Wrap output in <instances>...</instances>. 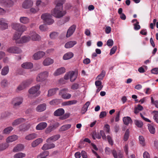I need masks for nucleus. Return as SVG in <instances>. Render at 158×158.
Returning a JSON list of instances; mask_svg holds the SVG:
<instances>
[{"label": "nucleus", "instance_id": "nucleus-45", "mask_svg": "<svg viewBox=\"0 0 158 158\" xmlns=\"http://www.w3.org/2000/svg\"><path fill=\"white\" fill-rule=\"evenodd\" d=\"M55 128L56 127L54 125L49 126L46 129L45 132L46 134L49 133Z\"/></svg>", "mask_w": 158, "mask_h": 158}, {"label": "nucleus", "instance_id": "nucleus-18", "mask_svg": "<svg viewBox=\"0 0 158 158\" xmlns=\"http://www.w3.org/2000/svg\"><path fill=\"white\" fill-rule=\"evenodd\" d=\"M21 34L18 33H15L13 36V40L15 41V42L16 44H20V42L21 40L20 38Z\"/></svg>", "mask_w": 158, "mask_h": 158}, {"label": "nucleus", "instance_id": "nucleus-4", "mask_svg": "<svg viewBox=\"0 0 158 158\" xmlns=\"http://www.w3.org/2000/svg\"><path fill=\"white\" fill-rule=\"evenodd\" d=\"M49 75L48 72L44 71L39 73L37 76L36 80L38 82H42L45 81L48 77Z\"/></svg>", "mask_w": 158, "mask_h": 158}, {"label": "nucleus", "instance_id": "nucleus-41", "mask_svg": "<svg viewBox=\"0 0 158 158\" xmlns=\"http://www.w3.org/2000/svg\"><path fill=\"white\" fill-rule=\"evenodd\" d=\"M139 140L140 144L143 147L145 145L146 143L145 140L143 136L140 135L139 137Z\"/></svg>", "mask_w": 158, "mask_h": 158}, {"label": "nucleus", "instance_id": "nucleus-31", "mask_svg": "<svg viewBox=\"0 0 158 158\" xmlns=\"http://www.w3.org/2000/svg\"><path fill=\"white\" fill-rule=\"evenodd\" d=\"M59 90L57 88H55L53 89H50L48 91V97L51 96L56 93V92Z\"/></svg>", "mask_w": 158, "mask_h": 158}, {"label": "nucleus", "instance_id": "nucleus-54", "mask_svg": "<svg viewBox=\"0 0 158 158\" xmlns=\"http://www.w3.org/2000/svg\"><path fill=\"white\" fill-rule=\"evenodd\" d=\"M104 129L107 133H109L110 131V126L108 124H106L104 127Z\"/></svg>", "mask_w": 158, "mask_h": 158}, {"label": "nucleus", "instance_id": "nucleus-53", "mask_svg": "<svg viewBox=\"0 0 158 158\" xmlns=\"http://www.w3.org/2000/svg\"><path fill=\"white\" fill-rule=\"evenodd\" d=\"M59 102V99H56L50 101L49 102V104L51 105H53L58 104Z\"/></svg>", "mask_w": 158, "mask_h": 158}, {"label": "nucleus", "instance_id": "nucleus-26", "mask_svg": "<svg viewBox=\"0 0 158 158\" xmlns=\"http://www.w3.org/2000/svg\"><path fill=\"white\" fill-rule=\"evenodd\" d=\"M60 138V135H55L48 138L46 140V142L49 143L51 141H55L58 140Z\"/></svg>", "mask_w": 158, "mask_h": 158}, {"label": "nucleus", "instance_id": "nucleus-36", "mask_svg": "<svg viewBox=\"0 0 158 158\" xmlns=\"http://www.w3.org/2000/svg\"><path fill=\"white\" fill-rule=\"evenodd\" d=\"M14 128L11 126L7 127L5 128L3 130V133L4 134H9L13 130Z\"/></svg>", "mask_w": 158, "mask_h": 158}, {"label": "nucleus", "instance_id": "nucleus-43", "mask_svg": "<svg viewBox=\"0 0 158 158\" xmlns=\"http://www.w3.org/2000/svg\"><path fill=\"white\" fill-rule=\"evenodd\" d=\"M71 125L70 124H68L62 126L60 129V131H64L71 127Z\"/></svg>", "mask_w": 158, "mask_h": 158}, {"label": "nucleus", "instance_id": "nucleus-15", "mask_svg": "<svg viewBox=\"0 0 158 158\" xmlns=\"http://www.w3.org/2000/svg\"><path fill=\"white\" fill-rule=\"evenodd\" d=\"M30 35L32 40L33 41H39L41 40L40 36L35 32L31 33Z\"/></svg>", "mask_w": 158, "mask_h": 158}, {"label": "nucleus", "instance_id": "nucleus-44", "mask_svg": "<svg viewBox=\"0 0 158 158\" xmlns=\"http://www.w3.org/2000/svg\"><path fill=\"white\" fill-rule=\"evenodd\" d=\"M49 155V152L48 151H44L42 153H41L38 156L37 158L40 157V158H46Z\"/></svg>", "mask_w": 158, "mask_h": 158}, {"label": "nucleus", "instance_id": "nucleus-46", "mask_svg": "<svg viewBox=\"0 0 158 158\" xmlns=\"http://www.w3.org/2000/svg\"><path fill=\"white\" fill-rule=\"evenodd\" d=\"M143 106L139 104L138 105L137 107L135 108L134 112L135 114H137L140 111L143 110Z\"/></svg>", "mask_w": 158, "mask_h": 158}, {"label": "nucleus", "instance_id": "nucleus-62", "mask_svg": "<svg viewBox=\"0 0 158 158\" xmlns=\"http://www.w3.org/2000/svg\"><path fill=\"white\" fill-rule=\"evenodd\" d=\"M151 72L152 73L157 74H158V68H155L151 70Z\"/></svg>", "mask_w": 158, "mask_h": 158}, {"label": "nucleus", "instance_id": "nucleus-5", "mask_svg": "<svg viewBox=\"0 0 158 158\" xmlns=\"http://www.w3.org/2000/svg\"><path fill=\"white\" fill-rule=\"evenodd\" d=\"M13 28L15 30L22 33L27 30L26 27L19 23H13L12 24Z\"/></svg>", "mask_w": 158, "mask_h": 158}, {"label": "nucleus", "instance_id": "nucleus-9", "mask_svg": "<svg viewBox=\"0 0 158 158\" xmlns=\"http://www.w3.org/2000/svg\"><path fill=\"white\" fill-rule=\"evenodd\" d=\"M14 5V2L12 0H0V5L6 8H10Z\"/></svg>", "mask_w": 158, "mask_h": 158}, {"label": "nucleus", "instance_id": "nucleus-52", "mask_svg": "<svg viewBox=\"0 0 158 158\" xmlns=\"http://www.w3.org/2000/svg\"><path fill=\"white\" fill-rule=\"evenodd\" d=\"M58 33L56 32H53L50 34V37L51 39H54L58 36Z\"/></svg>", "mask_w": 158, "mask_h": 158}, {"label": "nucleus", "instance_id": "nucleus-35", "mask_svg": "<svg viewBox=\"0 0 158 158\" xmlns=\"http://www.w3.org/2000/svg\"><path fill=\"white\" fill-rule=\"evenodd\" d=\"M31 39V38L30 36H23L21 38V40L20 43V44H23L29 41Z\"/></svg>", "mask_w": 158, "mask_h": 158}, {"label": "nucleus", "instance_id": "nucleus-30", "mask_svg": "<svg viewBox=\"0 0 158 158\" xmlns=\"http://www.w3.org/2000/svg\"><path fill=\"white\" fill-rule=\"evenodd\" d=\"M73 56V54L71 52H69L64 54L63 57L64 60H66L69 59Z\"/></svg>", "mask_w": 158, "mask_h": 158}, {"label": "nucleus", "instance_id": "nucleus-59", "mask_svg": "<svg viewBox=\"0 0 158 158\" xmlns=\"http://www.w3.org/2000/svg\"><path fill=\"white\" fill-rule=\"evenodd\" d=\"M106 115V113L105 111L101 112L99 115V118H103L105 117Z\"/></svg>", "mask_w": 158, "mask_h": 158}, {"label": "nucleus", "instance_id": "nucleus-6", "mask_svg": "<svg viewBox=\"0 0 158 158\" xmlns=\"http://www.w3.org/2000/svg\"><path fill=\"white\" fill-rule=\"evenodd\" d=\"M32 82L31 79L23 81L17 87L16 91L18 92L23 90L31 84Z\"/></svg>", "mask_w": 158, "mask_h": 158}, {"label": "nucleus", "instance_id": "nucleus-3", "mask_svg": "<svg viewBox=\"0 0 158 158\" xmlns=\"http://www.w3.org/2000/svg\"><path fill=\"white\" fill-rule=\"evenodd\" d=\"M52 18V16L48 13H44L41 16V18L44 23L48 25H51L54 22V21Z\"/></svg>", "mask_w": 158, "mask_h": 158}, {"label": "nucleus", "instance_id": "nucleus-48", "mask_svg": "<svg viewBox=\"0 0 158 158\" xmlns=\"http://www.w3.org/2000/svg\"><path fill=\"white\" fill-rule=\"evenodd\" d=\"M106 74V72L104 70H102L101 73L97 77V79L99 80H102Z\"/></svg>", "mask_w": 158, "mask_h": 158}, {"label": "nucleus", "instance_id": "nucleus-37", "mask_svg": "<svg viewBox=\"0 0 158 158\" xmlns=\"http://www.w3.org/2000/svg\"><path fill=\"white\" fill-rule=\"evenodd\" d=\"M9 68L8 66L4 67L2 69L1 74L3 76H5L7 75L9 71Z\"/></svg>", "mask_w": 158, "mask_h": 158}, {"label": "nucleus", "instance_id": "nucleus-49", "mask_svg": "<svg viewBox=\"0 0 158 158\" xmlns=\"http://www.w3.org/2000/svg\"><path fill=\"white\" fill-rule=\"evenodd\" d=\"M9 145L7 143H5L0 145V151H3L7 148Z\"/></svg>", "mask_w": 158, "mask_h": 158}, {"label": "nucleus", "instance_id": "nucleus-22", "mask_svg": "<svg viewBox=\"0 0 158 158\" xmlns=\"http://www.w3.org/2000/svg\"><path fill=\"white\" fill-rule=\"evenodd\" d=\"M47 126V124L45 122H41L38 124L36 127L37 130H41L45 129Z\"/></svg>", "mask_w": 158, "mask_h": 158}, {"label": "nucleus", "instance_id": "nucleus-42", "mask_svg": "<svg viewBox=\"0 0 158 158\" xmlns=\"http://www.w3.org/2000/svg\"><path fill=\"white\" fill-rule=\"evenodd\" d=\"M134 122L135 125L139 128H141L143 126V123L141 120H134Z\"/></svg>", "mask_w": 158, "mask_h": 158}, {"label": "nucleus", "instance_id": "nucleus-64", "mask_svg": "<svg viewBox=\"0 0 158 158\" xmlns=\"http://www.w3.org/2000/svg\"><path fill=\"white\" fill-rule=\"evenodd\" d=\"M81 155L83 158H88L87 153L85 151H81Z\"/></svg>", "mask_w": 158, "mask_h": 158}, {"label": "nucleus", "instance_id": "nucleus-47", "mask_svg": "<svg viewBox=\"0 0 158 158\" xmlns=\"http://www.w3.org/2000/svg\"><path fill=\"white\" fill-rule=\"evenodd\" d=\"M26 156L25 154L19 152L15 154L14 156V158H23Z\"/></svg>", "mask_w": 158, "mask_h": 158}, {"label": "nucleus", "instance_id": "nucleus-56", "mask_svg": "<svg viewBox=\"0 0 158 158\" xmlns=\"http://www.w3.org/2000/svg\"><path fill=\"white\" fill-rule=\"evenodd\" d=\"M139 22H137L136 23L134 24V29L135 30H138L140 29V27L139 25Z\"/></svg>", "mask_w": 158, "mask_h": 158}, {"label": "nucleus", "instance_id": "nucleus-23", "mask_svg": "<svg viewBox=\"0 0 158 158\" xmlns=\"http://www.w3.org/2000/svg\"><path fill=\"white\" fill-rule=\"evenodd\" d=\"M37 137V135L35 133H32L27 135L25 137V139L29 141Z\"/></svg>", "mask_w": 158, "mask_h": 158}, {"label": "nucleus", "instance_id": "nucleus-17", "mask_svg": "<svg viewBox=\"0 0 158 158\" xmlns=\"http://www.w3.org/2000/svg\"><path fill=\"white\" fill-rule=\"evenodd\" d=\"M70 81L71 82L74 81L77 77V73L74 71H70L69 72Z\"/></svg>", "mask_w": 158, "mask_h": 158}, {"label": "nucleus", "instance_id": "nucleus-58", "mask_svg": "<svg viewBox=\"0 0 158 158\" xmlns=\"http://www.w3.org/2000/svg\"><path fill=\"white\" fill-rule=\"evenodd\" d=\"M117 49L116 46H114L110 50V55H111L114 54Z\"/></svg>", "mask_w": 158, "mask_h": 158}, {"label": "nucleus", "instance_id": "nucleus-19", "mask_svg": "<svg viewBox=\"0 0 158 158\" xmlns=\"http://www.w3.org/2000/svg\"><path fill=\"white\" fill-rule=\"evenodd\" d=\"M18 138V136L15 135L9 136L6 139V143H8L12 142L17 139Z\"/></svg>", "mask_w": 158, "mask_h": 158}, {"label": "nucleus", "instance_id": "nucleus-28", "mask_svg": "<svg viewBox=\"0 0 158 158\" xmlns=\"http://www.w3.org/2000/svg\"><path fill=\"white\" fill-rule=\"evenodd\" d=\"M77 43V42L75 41H70L65 44L64 47L66 48H69L73 47Z\"/></svg>", "mask_w": 158, "mask_h": 158}, {"label": "nucleus", "instance_id": "nucleus-32", "mask_svg": "<svg viewBox=\"0 0 158 158\" xmlns=\"http://www.w3.org/2000/svg\"><path fill=\"white\" fill-rule=\"evenodd\" d=\"M123 121L124 124L126 125H128L129 124H131L132 123V121L131 118L128 116L123 117Z\"/></svg>", "mask_w": 158, "mask_h": 158}, {"label": "nucleus", "instance_id": "nucleus-24", "mask_svg": "<svg viewBox=\"0 0 158 158\" xmlns=\"http://www.w3.org/2000/svg\"><path fill=\"white\" fill-rule=\"evenodd\" d=\"M21 67L25 69H31L33 67V64L30 62H26L21 64Z\"/></svg>", "mask_w": 158, "mask_h": 158}, {"label": "nucleus", "instance_id": "nucleus-10", "mask_svg": "<svg viewBox=\"0 0 158 158\" xmlns=\"http://www.w3.org/2000/svg\"><path fill=\"white\" fill-rule=\"evenodd\" d=\"M7 51L9 53L15 54H19L22 52L20 48L16 46L10 47L7 49Z\"/></svg>", "mask_w": 158, "mask_h": 158}, {"label": "nucleus", "instance_id": "nucleus-25", "mask_svg": "<svg viewBox=\"0 0 158 158\" xmlns=\"http://www.w3.org/2000/svg\"><path fill=\"white\" fill-rule=\"evenodd\" d=\"M46 108V104L43 103L39 105L36 108V110L37 112H41L45 110Z\"/></svg>", "mask_w": 158, "mask_h": 158}, {"label": "nucleus", "instance_id": "nucleus-60", "mask_svg": "<svg viewBox=\"0 0 158 158\" xmlns=\"http://www.w3.org/2000/svg\"><path fill=\"white\" fill-rule=\"evenodd\" d=\"M100 134L101 136H102V138L103 139L106 140V136L105 135V132L101 130L100 131Z\"/></svg>", "mask_w": 158, "mask_h": 158}, {"label": "nucleus", "instance_id": "nucleus-29", "mask_svg": "<svg viewBox=\"0 0 158 158\" xmlns=\"http://www.w3.org/2000/svg\"><path fill=\"white\" fill-rule=\"evenodd\" d=\"M43 141V139L41 138L36 139L32 142L31 143L32 147H35L39 144L41 143Z\"/></svg>", "mask_w": 158, "mask_h": 158}, {"label": "nucleus", "instance_id": "nucleus-51", "mask_svg": "<svg viewBox=\"0 0 158 158\" xmlns=\"http://www.w3.org/2000/svg\"><path fill=\"white\" fill-rule=\"evenodd\" d=\"M130 131L128 129H127L125 132L124 136V140L125 141H127L129 137Z\"/></svg>", "mask_w": 158, "mask_h": 158}, {"label": "nucleus", "instance_id": "nucleus-38", "mask_svg": "<svg viewBox=\"0 0 158 158\" xmlns=\"http://www.w3.org/2000/svg\"><path fill=\"white\" fill-rule=\"evenodd\" d=\"M23 148V146L21 144L17 145L13 149V151L14 152H17L21 151Z\"/></svg>", "mask_w": 158, "mask_h": 158}, {"label": "nucleus", "instance_id": "nucleus-34", "mask_svg": "<svg viewBox=\"0 0 158 158\" xmlns=\"http://www.w3.org/2000/svg\"><path fill=\"white\" fill-rule=\"evenodd\" d=\"M53 62V60L50 58H47L44 60L43 62V64L44 66H48Z\"/></svg>", "mask_w": 158, "mask_h": 158}, {"label": "nucleus", "instance_id": "nucleus-39", "mask_svg": "<svg viewBox=\"0 0 158 158\" xmlns=\"http://www.w3.org/2000/svg\"><path fill=\"white\" fill-rule=\"evenodd\" d=\"M148 129L150 133L152 134H154L156 131L155 126L150 124H148Z\"/></svg>", "mask_w": 158, "mask_h": 158}, {"label": "nucleus", "instance_id": "nucleus-8", "mask_svg": "<svg viewBox=\"0 0 158 158\" xmlns=\"http://www.w3.org/2000/svg\"><path fill=\"white\" fill-rule=\"evenodd\" d=\"M23 98L21 97H16L13 99L12 103L14 108L17 109L19 107V106L22 103Z\"/></svg>", "mask_w": 158, "mask_h": 158}, {"label": "nucleus", "instance_id": "nucleus-2", "mask_svg": "<svg viewBox=\"0 0 158 158\" xmlns=\"http://www.w3.org/2000/svg\"><path fill=\"white\" fill-rule=\"evenodd\" d=\"M40 85L39 84H37L30 88L28 90L29 97L35 98L39 96L40 94Z\"/></svg>", "mask_w": 158, "mask_h": 158}, {"label": "nucleus", "instance_id": "nucleus-1", "mask_svg": "<svg viewBox=\"0 0 158 158\" xmlns=\"http://www.w3.org/2000/svg\"><path fill=\"white\" fill-rule=\"evenodd\" d=\"M64 3V0H56V5L52 12L55 17L60 18L66 14V11L63 10V5Z\"/></svg>", "mask_w": 158, "mask_h": 158}, {"label": "nucleus", "instance_id": "nucleus-27", "mask_svg": "<svg viewBox=\"0 0 158 158\" xmlns=\"http://www.w3.org/2000/svg\"><path fill=\"white\" fill-rule=\"evenodd\" d=\"M64 113V110L63 108H59L56 110L54 113V115L56 116H60Z\"/></svg>", "mask_w": 158, "mask_h": 158}, {"label": "nucleus", "instance_id": "nucleus-57", "mask_svg": "<svg viewBox=\"0 0 158 158\" xmlns=\"http://www.w3.org/2000/svg\"><path fill=\"white\" fill-rule=\"evenodd\" d=\"M114 44V42L112 39L108 40L107 42V45L108 46H112Z\"/></svg>", "mask_w": 158, "mask_h": 158}, {"label": "nucleus", "instance_id": "nucleus-13", "mask_svg": "<svg viewBox=\"0 0 158 158\" xmlns=\"http://www.w3.org/2000/svg\"><path fill=\"white\" fill-rule=\"evenodd\" d=\"M76 28V26L75 25L71 26L68 29L66 34V37H69L72 35L75 31Z\"/></svg>", "mask_w": 158, "mask_h": 158}, {"label": "nucleus", "instance_id": "nucleus-16", "mask_svg": "<svg viewBox=\"0 0 158 158\" xmlns=\"http://www.w3.org/2000/svg\"><path fill=\"white\" fill-rule=\"evenodd\" d=\"M0 25L1 28L3 29L7 28L8 25L7 21L4 19H0Z\"/></svg>", "mask_w": 158, "mask_h": 158}, {"label": "nucleus", "instance_id": "nucleus-20", "mask_svg": "<svg viewBox=\"0 0 158 158\" xmlns=\"http://www.w3.org/2000/svg\"><path fill=\"white\" fill-rule=\"evenodd\" d=\"M66 69L64 67L58 69L54 72V75L55 76L59 75L65 72Z\"/></svg>", "mask_w": 158, "mask_h": 158}, {"label": "nucleus", "instance_id": "nucleus-21", "mask_svg": "<svg viewBox=\"0 0 158 158\" xmlns=\"http://www.w3.org/2000/svg\"><path fill=\"white\" fill-rule=\"evenodd\" d=\"M19 21L20 23L27 24L30 22V19L27 17L21 16L19 18Z\"/></svg>", "mask_w": 158, "mask_h": 158}, {"label": "nucleus", "instance_id": "nucleus-40", "mask_svg": "<svg viewBox=\"0 0 158 158\" xmlns=\"http://www.w3.org/2000/svg\"><path fill=\"white\" fill-rule=\"evenodd\" d=\"M0 84L2 88H5L8 86L9 83L6 79H4L1 81Z\"/></svg>", "mask_w": 158, "mask_h": 158}, {"label": "nucleus", "instance_id": "nucleus-14", "mask_svg": "<svg viewBox=\"0 0 158 158\" xmlns=\"http://www.w3.org/2000/svg\"><path fill=\"white\" fill-rule=\"evenodd\" d=\"M26 120V119L23 118H18L13 121L12 123V125L13 126L15 127L23 123Z\"/></svg>", "mask_w": 158, "mask_h": 158}, {"label": "nucleus", "instance_id": "nucleus-12", "mask_svg": "<svg viewBox=\"0 0 158 158\" xmlns=\"http://www.w3.org/2000/svg\"><path fill=\"white\" fill-rule=\"evenodd\" d=\"M45 53L42 51H39L35 53L33 56V58L35 60H39L43 57L45 55Z\"/></svg>", "mask_w": 158, "mask_h": 158}, {"label": "nucleus", "instance_id": "nucleus-11", "mask_svg": "<svg viewBox=\"0 0 158 158\" xmlns=\"http://www.w3.org/2000/svg\"><path fill=\"white\" fill-rule=\"evenodd\" d=\"M33 2L32 0H26L23 2L22 7L25 9H29L33 5Z\"/></svg>", "mask_w": 158, "mask_h": 158}, {"label": "nucleus", "instance_id": "nucleus-55", "mask_svg": "<svg viewBox=\"0 0 158 158\" xmlns=\"http://www.w3.org/2000/svg\"><path fill=\"white\" fill-rule=\"evenodd\" d=\"M79 88V85L76 83H73L71 86V89L73 90L77 89Z\"/></svg>", "mask_w": 158, "mask_h": 158}, {"label": "nucleus", "instance_id": "nucleus-61", "mask_svg": "<svg viewBox=\"0 0 158 158\" xmlns=\"http://www.w3.org/2000/svg\"><path fill=\"white\" fill-rule=\"evenodd\" d=\"M93 138L94 139L96 138L99 139L101 138V136L100 134L99 133L93 135Z\"/></svg>", "mask_w": 158, "mask_h": 158}, {"label": "nucleus", "instance_id": "nucleus-33", "mask_svg": "<svg viewBox=\"0 0 158 158\" xmlns=\"http://www.w3.org/2000/svg\"><path fill=\"white\" fill-rule=\"evenodd\" d=\"M77 101L76 100H73L65 101L62 103V105L64 106H69L73 104H76L77 102Z\"/></svg>", "mask_w": 158, "mask_h": 158}, {"label": "nucleus", "instance_id": "nucleus-63", "mask_svg": "<svg viewBox=\"0 0 158 158\" xmlns=\"http://www.w3.org/2000/svg\"><path fill=\"white\" fill-rule=\"evenodd\" d=\"M143 158H150V156L148 153L146 151L143 153Z\"/></svg>", "mask_w": 158, "mask_h": 158}, {"label": "nucleus", "instance_id": "nucleus-50", "mask_svg": "<svg viewBox=\"0 0 158 158\" xmlns=\"http://www.w3.org/2000/svg\"><path fill=\"white\" fill-rule=\"evenodd\" d=\"M39 10V9L38 7H31L30 10V12L32 14H35L37 13Z\"/></svg>", "mask_w": 158, "mask_h": 158}, {"label": "nucleus", "instance_id": "nucleus-7", "mask_svg": "<svg viewBox=\"0 0 158 158\" xmlns=\"http://www.w3.org/2000/svg\"><path fill=\"white\" fill-rule=\"evenodd\" d=\"M68 91L67 88H63L59 90V94L61 95V98L64 99H69L71 97V95L69 93H66Z\"/></svg>", "mask_w": 158, "mask_h": 158}]
</instances>
